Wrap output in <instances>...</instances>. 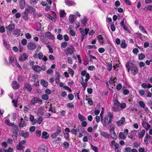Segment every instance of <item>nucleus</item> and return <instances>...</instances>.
<instances>
[{"label":"nucleus","mask_w":152,"mask_h":152,"mask_svg":"<svg viewBox=\"0 0 152 152\" xmlns=\"http://www.w3.org/2000/svg\"><path fill=\"white\" fill-rule=\"evenodd\" d=\"M128 72L130 71V73L132 75H137L138 72V70L137 67L131 61H129L126 65Z\"/></svg>","instance_id":"nucleus-1"},{"label":"nucleus","mask_w":152,"mask_h":152,"mask_svg":"<svg viewBox=\"0 0 152 152\" xmlns=\"http://www.w3.org/2000/svg\"><path fill=\"white\" fill-rule=\"evenodd\" d=\"M107 115H105L103 119L102 118L101 119L102 124L105 126L111 123L112 121V118L113 117V114L111 112H109L107 113Z\"/></svg>","instance_id":"nucleus-2"},{"label":"nucleus","mask_w":152,"mask_h":152,"mask_svg":"<svg viewBox=\"0 0 152 152\" xmlns=\"http://www.w3.org/2000/svg\"><path fill=\"white\" fill-rule=\"evenodd\" d=\"M80 31L81 34V41L83 42L85 36L87 35L89 31V28H86L84 29L83 28H80L79 29Z\"/></svg>","instance_id":"nucleus-3"},{"label":"nucleus","mask_w":152,"mask_h":152,"mask_svg":"<svg viewBox=\"0 0 152 152\" xmlns=\"http://www.w3.org/2000/svg\"><path fill=\"white\" fill-rule=\"evenodd\" d=\"M81 81L80 82V83L83 86L84 88V91L86 90V88L88 85L87 82L88 80L90 79H89V76L87 75L86 78L85 80L83 78V77H81Z\"/></svg>","instance_id":"nucleus-4"},{"label":"nucleus","mask_w":152,"mask_h":152,"mask_svg":"<svg viewBox=\"0 0 152 152\" xmlns=\"http://www.w3.org/2000/svg\"><path fill=\"white\" fill-rule=\"evenodd\" d=\"M37 103H39L40 104H42V100L39 98H33L31 100L30 102L29 103L31 105H34L35 104Z\"/></svg>","instance_id":"nucleus-5"},{"label":"nucleus","mask_w":152,"mask_h":152,"mask_svg":"<svg viewBox=\"0 0 152 152\" xmlns=\"http://www.w3.org/2000/svg\"><path fill=\"white\" fill-rule=\"evenodd\" d=\"M7 28V34L10 35L12 31L15 29V25L13 23L10 24L8 26Z\"/></svg>","instance_id":"nucleus-6"},{"label":"nucleus","mask_w":152,"mask_h":152,"mask_svg":"<svg viewBox=\"0 0 152 152\" xmlns=\"http://www.w3.org/2000/svg\"><path fill=\"white\" fill-rule=\"evenodd\" d=\"M113 110L115 111H120V103L118 101L115 102L114 104L113 107Z\"/></svg>","instance_id":"nucleus-7"},{"label":"nucleus","mask_w":152,"mask_h":152,"mask_svg":"<svg viewBox=\"0 0 152 152\" xmlns=\"http://www.w3.org/2000/svg\"><path fill=\"white\" fill-rule=\"evenodd\" d=\"M12 127V129L13 133L15 134V136L16 138H17L19 131L18 128L17 126L13 125Z\"/></svg>","instance_id":"nucleus-8"},{"label":"nucleus","mask_w":152,"mask_h":152,"mask_svg":"<svg viewBox=\"0 0 152 152\" xmlns=\"http://www.w3.org/2000/svg\"><path fill=\"white\" fill-rule=\"evenodd\" d=\"M47 147L44 145H40L38 148V151L40 152H47Z\"/></svg>","instance_id":"nucleus-9"},{"label":"nucleus","mask_w":152,"mask_h":152,"mask_svg":"<svg viewBox=\"0 0 152 152\" xmlns=\"http://www.w3.org/2000/svg\"><path fill=\"white\" fill-rule=\"evenodd\" d=\"M20 135L23 137L25 138H26L28 137L29 135V133L28 132H24L23 131H21L19 132Z\"/></svg>","instance_id":"nucleus-10"},{"label":"nucleus","mask_w":152,"mask_h":152,"mask_svg":"<svg viewBox=\"0 0 152 152\" xmlns=\"http://www.w3.org/2000/svg\"><path fill=\"white\" fill-rule=\"evenodd\" d=\"M74 48H66V50L65 51V54L67 55L69 54H72V53H74Z\"/></svg>","instance_id":"nucleus-11"},{"label":"nucleus","mask_w":152,"mask_h":152,"mask_svg":"<svg viewBox=\"0 0 152 152\" xmlns=\"http://www.w3.org/2000/svg\"><path fill=\"white\" fill-rule=\"evenodd\" d=\"M25 10L26 12L30 13L34 12L36 11L35 9L31 6H28V7Z\"/></svg>","instance_id":"nucleus-12"},{"label":"nucleus","mask_w":152,"mask_h":152,"mask_svg":"<svg viewBox=\"0 0 152 152\" xmlns=\"http://www.w3.org/2000/svg\"><path fill=\"white\" fill-rule=\"evenodd\" d=\"M27 47L30 50H33L36 48V46L34 43L30 42L28 43Z\"/></svg>","instance_id":"nucleus-13"},{"label":"nucleus","mask_w":152,"mask_h":152,"mask_svg":"<svg viewBox=\"0 0 152 152\" xmlns=\"http://www.w3.org/2000/svg\"><path fill=\"white\" fill-rule=\"evenodd\" d=\"M12 86L14 89L16 90L19 88L20 85L16 81H15L12 83Z\"/></svg>","instance_id":"nucleus-14"},{"label":"nucleus","mask_w":152,"mask_h":152,"mask_svg":"<svg viewBox=\"0 0 152 152\" xmlns=\"http://www.w3.org/2000/svg\"><path fill=\"white\" fill-rule=\"evenodd\" d=\"M125 118L124 117H121V119L119 121H117L116 122L117 125L118 126H120L122 125L125 121Z\"/></svg>","instance_id":"nucleus-15"},{"label":"nucleus","mask_w":152,"mask_h":152,"mask_svg":"<svg viewBox=\"0 0 152 152\" xmlns=\"http://www.w3.org/2000/svg\"><path fill=\"white\" fill-rule=\"evenodd\" d=\"M45 36L48 38L50 39L53 40L55 38L54 36L50 32H47L45 34Z\"/></svg>","instance_id":"nucleus-16"},{"label":"nucleus","mask_w":152,"mask_h":152,"mask_svg":"<svg viewBox=\"0 0 152 152\" xmlns=\"http://www.w3.org/2000/svg\"><path fill=\"white\" fill-rule=\"evenodd\" d=\"M32 68L34 71L36 72H39L41 71V67L38 65H33Z\"/></svg>","instance_id":"nucleus-17"},{"label":"nucleus","mask_w":152,"mask_h":152,"mask_svg":"<svg viewBox=\"0 0 152 152\" xmlns=\"http://www.w3.org/2000/svg\"><path fill=\"white\" fill-rule=\"evenodd\" d=\"M28 57L27 55L25 53H23L19 58V60L20 61H24Z\"/></svg>","instance_id":"nucleus-18"},{"label":"nucleus","mask_w":152,"mask_h":152,"mask_svg":"<svg viewBox=\"0 0 152 152\" xmlns=\"http://www.w3.org/2000/svg\"><path fill=\"white\" fill-rule=\"evenodd\" d=\"M100 134L104 137L105 138L109 139L110 138V135L107 133L104 132H100Z\"/></svg>","instance_id":"nucleus-19"},{"label":"nucleus","mask_w":152,"mask_h":152,"mask_svg":"<svg viewBox=\"0 0 152 152\" xmlns=\"http://www.w3.org/2000/svg\"><path fill=\"white\" fill-rule=\"evenodd\" d=\"M60 75L58 72H56L55 76V81L56 84L58 83L60 81L59 79Z\"/></svg>","instance_id":"nucleus-20"},{"label":"nucleus","mask_w":152,"mask_h":152,"mask_svg":"<svg viewBox=\"0 0 152 152\" xmlns=\"http://www.w3.org/2000/svg\"><path fill=\"white\" fill-rule=\"evenodd\" d=\"M20 7L21 9H23L26 5L25 0H20Z\"/></svg>","instance_id":"nucleus-21"},{"label":"nucleus","mask_w":152,"mask_h":152,"mask_svg":"<svg viewBox=\"0 0 152 152\" xmlns=\"http://www.w3.org/2000/svg\"><path fill=\"white\" fill-rule=\"evenodd\" d=\"M88 20V19L87 18L84 16L83 19H81V23L84 26H85L86 25V23L87 21Z\"/></svg>","instance_id":"nucleus-22"},{"label":"nucleus","mask_w":152,"mask_h":152,"mask_svg":"<svg viewBox=\"0 0 152 152\" xmlns=\"http://www.w3.org/2000/svg\"><path fill=\"white\" fill-rule=\"evenodd\" d=\"M24 88L25 89H27L29 92H31L32 90L31 86L28 83H26L25 84Z\"/></svg>","instance_id":"nucleus-23"},{"label":"nucleus","mask_w":152,"mask_h":152,"mask_svg":"<svg viewBox=\"0 0 152 152\" xmlns=\"http://www.w3.org/2000/svg\"><path fill=\"white\" fill-rule=\"evenodd\" d=\"M11 64H12V66L14 67H16L20 69L21 68V66L18 63L16 60H15L14 62H13Z\"/></svg>","instance_id":"nucleus-24"},{"label":"nucleus","mask_w":152,"mask_h":152,"mask_svg":"<svg viewBox=\"0 0 152 152\" xmlns=\"http://www.w3.org/2000/svg\"><path fill=\"white\" fill-rule=\"evenodd\" d=\"M23 119L21 118L19 123V126L20 127H23L26 126V123L23 121Z\"/></svg>","instance_id":"nucleus-25"},{"label":"nucleus","mask_w":152,"mask_h":152,"mask_svg":"<svg viewBox=\"0 0 152 152\" xmlns=\"http://www.w3.org/2000/svg\"><path fill=\"white\" fill-rule=\"evenodd\" d=\"M42 138L48 139L49 137V134L47 132L43 131L42 132Z\"/></svg>","instance_id":"nucleus-26"},{"label":"nucleus","mask_w":152,"mask_h":152,"mask_svg":"<svg viewBox=\"0 0 152 152\" xmlns=\"http://www.w3.org/2000/svg\"><path fill=\"white\" fill-rule=\"evenodd\" d=\"M143 127L147 130L150 129L151 126L146 122H144L142 124Z\"/></svg>","instance_id":"nucleus-27"},{"label":"nucleus","mask_w":152,"mask_h":152,"mask_svg":"<svg viewBox=\"0 0 152 152\" xmlns=\"http://www.w3.org/2000/svg\"><path fill=\"white\" fill-rule=\"evenodd\" d=\"M97 39L99 41V43L102 44L104 43L103 37L102 36L100 35L97 36Z\"/></svg>","instance_id":"nucleus-28"},{"label":"nucleus","mask_w":152,"mask_h":152,"mask_svg":"<svg viewBox=\"0 0 152 152\" xmlns=\"http://www.w3.org/2000/svg\"><path fill=\"white\" fill-rule=\"evenodd\" d=\"M78 118L80 121H85L86 120V117L82 115L80 113H79L78 114Z\"/></svg>","instance_id":"nucleus-29"},{"label":"nucleus","mask_w":152,"mask_h":152,"mask_svg":"<svg viewBox=\"0 0 152 152\" xmlns=\"http://www.w3.org/2000/svg\"><path fill=\"white\" fill-rule=\"evenodd\" d=\"M28 12L25 10L24 12L23 15V19L25 20H28Z\"/></svg>","instance_id":"nucleus-30"},{"label":"nucleus","mask_w":152,"mask_h":152,"mask_svg":"<svg viewBox=\"0 0 152 152\" xmlns=\"http://www.w3.org/2000/svg\"><path fill=\"white\" fill-rule=\"evenodd\" d=\"M69 20L70 23L72 24L75 21V17L73 15H70L69 17Z\"/></svg>","instance_id":"nucleus-31"},{"label":"nucleus","mask_w":152,"mask_h":152,"mask_svg":"<svg viewBox=\"0 0 152 152\" xmlns=\"http://www.w3.org/2000/svg\"><path fill=\"white\" fill-rule=\"evenodd\" d=\"M145 131L144 129L142 130V131L138 134V137L139 138H142L145 134Z\"/></svg>","instance_id":"nucleus-32"},{"label":"nucleus","mask_w":152,"mask_h":152,"mask_svg":"<svg viewBox=\"0 0 152 152\" xmlns=\"http://www.w3.org/2000/svg\"><path fill=\"white\" fill-rule=\"evenodd\" d=\"M65 4L68 6H70L73 5L74 2L70 0H65Z\"/></svg>","instance_id":"nucleus-33"},{"label":"nucleus","mask_w":152,"mask_h":152,"mask_svg":"<svg viewBox=\"0 0 152 152\" xmlns=\"http://www.w3.org/2000/svg\"><path fill=\"white\" fill-rule=\"evenodd\" d=\"M81 75L83 76H86V78L87 75H88V76H89V79H90V76L89 74L87 73V71L86 70L82 71L81 73Z\"/></svg>","instance_id":"nucleus-34"},{"label":"nucleus","mask_w":152,"mask_h":152,"mask_svg":"<svg viewBox=\"0 0 152 152\" xmlns=\"http://www.w3.org/2000/svg\"><path fill=\"white\" fill-rule=\"evenodd\" d=\"M121 46V47L123 48H125L126 47L127 44L125 43V40L124 39L122 40Z\"/></svg>","instance_id":"nucleus-35"},{"label":"nucleus","mask_w":152,"mask_h":152,"mask_svg":"<svg viewBox=\"0 0 152 152\" xmlns=\"http://www.w3.org/2000/svg\"><path fill=\"white\" fill-rule=\"evenodd\" d=\"M119 137L123 140H125L126 138V136H125V134L122 132H120L119 133Z\"/></svg>","instance_id":"nucleus-36"},{"label":"nucleus","mask_w":152,"mask_h":152,"mask_svg":"<svg viewBox=\"0 0 152 152\" xmlns=\"http://www.w3.org/2000/svg\"><path fill=\"white\" fill-rule=\"evenodd\" d=\"M41 83L42 86L45 87H47L48 86V82L45 81L44 80H41Z\"/></svg>","instance_id":"nucleus-37"},{"label":"nucleus","mask_w":152,"mask_h":152,"mask_svg":"<svg viewBox=\"0 0 152 152\" xmlns=\"http://www.w3.org/2000/svg\"><path fill=\"white\" fill-rule=\"evenodd\" d=\"M20 33L21 31L20 29H16L14 31V34L17 36L20 35Z\"/></svg>","instance_id":"nucleus-38"},{"label":"nucleus","mask_w":152,"mask_h":152,"mask_svg":"<svg viewBox=\"0 0 152 152\" xmlns=\"http://www.w3.org/2000/svg\"><path fill=\"white\" fill-rule=\"evenodd\" d=\"M45 16L50 19L52 21H55V18L53 16H51L50 15L48 14H46L45 15Z\"/></svg>","instance_id":"nucleus-39"},{"label":"nucleus","mask_w":152,"mask_h":152,"mask_svg":"<svg viewBox=\"0 0 152 152\" xmlns=\"http://www.w3.org/2000/svg\"><path fill=\"white\" fill-rule=\"evenodd\" d=\"M126 107V104L124 102H122L121 104L120 103V110L125 109Z\"/></svg>","instance_id":"nucleus-40"},{"label":"nucleus","mask_w":152,"mask_h":152,"mask_svg":"<svg viewBox=\"0 0 152 152\" xmlns=\"http://www.w3.org/2000/svg\"><path fill=\"white\" fill-rule=\"evenodd\" d=\"M3 43L5 47L7 49H9L10 47V44L8 43L6 41H5L4 39L3 40Z\"/></svg>","instance_id":"nucleus-41"},{"label":"nucleus","mask_w":152,"mask_h":152,"mask_svg":"<svg viewBox=\"0 0 152 152\" xmlns=\"http://www.w3.org/2000/svg\"><path fill=\"white\" fill-rule=\"evenodd\" d=\"M5 123L8 126H13V124L10 123V120L9 119H6L5 121Z\"/></svg>","instance_id":"nucleus-42"},{"label":"nucleus","mask_w":152,"mask_h":152,"mask_svg":"<svg viewBox=\"0 0 152 152\" xmlns=\"http://www.w3.org/2000/svg\"><path fill=\"white\" fill-rule=\"evenodd\" d=\"M64 137L66 140L69 141L70 139L69 138V134L68 133L63 132Z\"/></svg>","instance_id":"nucleus-43"},{"label":"nucleus","mask_w":152,"mask_h":152,"mask_svg":"<svg viewBox=\"0 0 152 152\" xmlns=\"http://www.w3.org/2000/svg\"><path fill=\"white\" fill-rule=\"evenodd\" d=\"M139 28L140 30L143 33H145V34L147 33V32L146 31V30L143 27L140 25L139 26Z\"/></svg>","instance_id":"nucleus-44"},{"label":"nucleus","mask_w":152,"mask_h":152,"mask_svg":"<svg viewBox=\"0 0 152 152\" xmlns=\"http://www.w3.org/2000/svg\"><path fill=\"white\" fill-rule=\"evenodd\" d=\"M23 145H22L19 143L18 145L16 146V148L18 150H22L23 149Z\"/></svg>","instance_id":"nucleus-45"},{"label":"nucleus","mask_w":152,"mask_h":152,"mask_svg":"<svg viewBox=\"0 0 152 152\" xmlns=\"http://www.w3.org/2000/svg\"><path fill=\"white\" fill-rule=\"evenodd\" d=\"M134 132L133 131H131L129 134V135L128 136V137L129 138L131 139H132L134 137Z\"/></svg>","instance_id":"nucleus-46"},{"label":"nucleus","mask_w":152,"mask_h":152,"mask_svg":"<svg viewBox=\"0 0 152 152\" xmlns=\"http://www.w3.org/2000/svg\"><path fill=\"white\" fill-rule=\"evenodd\" d=\"M16 60V59L15 57L12 56H10L9 59V63H12V62H14Z\"/></svg>","instance_id":"nucleus-47"},{"label":"nucleus","mask_w":152,"mask_h":152,"mask_svg":"<svg viewBox=\"0 0 152 152\" xmlns=\"http://www.w3.org/2000/svg\"><path fill=\"white\" fill-rule=\"evenodd\" d=\"M4 152H13L14 150L13 149L11 148H9L7 149H3Z\"/></svg>","instance_id":"nucleus-48"},{"label":"nucleus","mask_w":152,"mask_h":152,"mask_svg":"<svg viewBox=\"0 0 152 152\" xmlns=\"http://www.w3.org/2000/svg\"><path fill=\"white\" fill-rule=\"evenodd\" d=\"M86 100L88 101V103L90 105H92L93 104V102L90 98H86Z\"/></svg>","instance_id":"nucleus-49"},{"label":"nucleus","mask_w":152,"mask_h":152,"mask_svg":"<svg viewBox=\"0 0 152 152\" xmlns=\"http://www.w3.org/2000/svg\"><path fill=\"white\" fill-rule=\"evenodd\" d=\"M91 148L95 152H98V149L96 147L94 146L92 144H91Z\"/></svg>","instance_id":"nucleus-50"},{"label":"nucleus","mask_w":152,"mask_h":152,"mask_svg":"<svg viewBox=\"0 0 152 152\" xmlns=\"http://www.w3.org/2000/svg\"><path fill=\"white\" fill-rule=\"evenodd\" d=\"M42 98L45 100H47L49 99V96L47 94H44L42 96Z\"/></svg>","instance_id":"nucleus-51"},{"label":"nucleus","mask_w":152,"mask_h":152,"mask_svg":"<svg viewBox=\"0 0 152 152\" xmlns=\"http://www.w3.org/2000/svg\"><path fill=\"white\" fill-rule=\"evenodd\" d=\"M138 103L141 107L143 108H144L145 107V105L143 102L142 101H139Z\"/></svg>","instance_id":"nucleus-52"},{"label":"nucleus","mask_w":152,"mask_h":152,"mask_svg":"<svg viewBox=\"0 0 152 152\" xmlns=\"http://www.w3.org/2000/svg\"><path fill=\"white\" fill-rule=\"evenodd\" d=\"M43 54L41 52H39L38 54V58L39 59H41L42 58V57H43Z\"/></svg>","instance_id":"nucleus-53"},{"label":"nucleus","mask_w":152,"mask_h":152,"mask_svg":"<svg viewBox=\"0 0 152 152\" xmlns=\"http://www.w3.org/2000/svg\"><path fill=\"white\" fill-rule=\"evenodd\" d=\"M110 136H111L112 138L114 140H116L117 139V136L115 132L110 134Z\"/></svg>","instance_id":"nucleus-54"},{"label":"nucleus","mask_w":152,"mask_h":152,"mask_svg":"<svg viewBox=\"0 0 152 152\" xmlns=\"http://www.w3.org/2000/svg\"><path fill=\"white\" fill-rule=\"evenodd\" d=\"M77 129H73L71 130V132L72 134L74 135H76L77 134Z\"/></svg>","instance_id":"nucleus-55"},{"label":"nucleus","mask_w":152,"mask_h":152,"mask_svg":"<svg viewBox=\"0 0 152 152\" xmlns=\"http://www.w3.org/2000/svg\"><path fill=\"white\" fill-rule=\"evenodd\" d=\"M69 143L67 142H65L63 143V145L64 148L66 149H67L69 147Z\"/></svg>","instance_id":"nucleus-56"},{"label":"nucleus","mask_w":152,"mask_h":152,"mask_svg":"<svg viewBox=\"0 0 152 152\" xmlns=\"http://www.w3.org/2000/svg\"><path fill=\"white\" fill-rule=\"evenodd\" d=\"M140 145V143L138 142H135L134 143L133 145V147L134 148H137L139 147Z\"/></svg>","instance_id":"nucleus-57"},{"label":"nucleus","mask_w":152,"mask_h":152,"mask_svg":"<svg viewBox=\"0 0 152 152\" xmlns=\"http://www.w3.org/2000/svg\"><path fill=\"white\" fill-rule=\"evenodd\" d=\"M67 106L69 108L73 109L74 108V105L72 103H68L67 105Z\"/></svg>","instance_id":"nucleus-58"},{"label":"nucleus","mask_w":152,"mask_h":152,"mask_svg":"<svg viewBox=\"0 0 152 152\" xmlns=\"http://www.w3.org/2000/svg\"><path fill=\"white\" fill-rule=\"evenodd\" d=\"M43 120V118L42 117H39L37 120V123L39 124H40Z\"/></svg>","instance_id":"nucleus-59"},{"label":"nucleus","mask_w":152,"mask_h":152,"mask_svg":"<svg viewBox=\"0 0 152 152\" xmlns=\"http://www.w3.org/2000/svg\"><path fill=\"white\" fill-rule=\"evenodd\" d=\"M139 93L141 96H142L145 94V92L143 89H140L139 91Z\"/></svg>","instance_id":"nucleus-60"},{"label":"nucleus","mask_w":152,"mask_h":152,"mask_svg":"<svg viewBox=\"0 0 152 152\" xmlns=\"http://www.w3.org/2000/svg\"><path fill=\"white\" fill-rule=\"evenodd\" d=\"M60 13V17H64L66 14V13L64 12V10H61Z\"/></svg>","instance_id":"nucleus-61"},{"label":"nucleus","mask_w":152,"mask_h":152,"mask_svg":"<svg viewBox=\"0 0 152 152\" xmlns=\"http://www.w3.org/2000/svg\"><path fill=\"white\" fill-rule=\"evenodd\" d=\"M67 45V43L66 42H64L61 44V47L62 48H65Z\"/></svg>","instance_id":"nucleus-62"},{"label":"nucleus","mask_w":152,"mask_h":152,"mask_svg":"<svg viewBox=\"0 0 152 152\" xmlns=\"http://www.w3.org/2000/svg\"><path fill=\"white\" fill-rule=\"evenodd\" d=\"M145 55L142 53L140 54L139 55V59L140 60H142L145 57Z\"/></svg>","instance_id":"nucleus-63"},{"label":"nucleus","mask_w":152,"mask_h":152,"mask_svg":"<svg viewBox=\"0 0 152 152\" xmlns=\"http://www.w3.org/2000/svg\"><path fill=\"white\" fill-rule=\"evenodd\" d=\"M124 152H130L131 148L129 147H126L124 148Z\"/></svg>","instance_id":"nucleus-64"}]
</instances>
